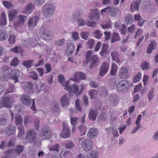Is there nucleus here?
Wrapping results in <instances>:
<instances>
[{
  "label": "nucleus",
  "mask_w": 158,
  "mask_h": 158,
  "mask_svg": "<svg viewBox=\"0 0 158 158\" xmlns=\"http://www.w3.org/2000/svg\"><path fill=\"white\" fill-rule=\"evenodd\" d=\"M28 142L32 144L35 148H39L41 145L40 140L37 139L35 131L34 130L29 131L27 136Z\"/></svg>",
  "instance_id": "obj_1"
},
{
  "label": "nucleus",
  "mask_w": 158,
  "mask_h": 158,
  "mask_svg": "<svg viewBox=\"0 0 158 158\" xmlns=\"http://www.w3.org/2000/svg\"><path fill=\"white\" fill-rule=\"evenodd\" d=\"M55 10L54 5L51 3L45 4L42 9L43 14L46 18L50 17L52 16Z\"/></svg>",
  "instance_id": "obj_2"
},
{
  "label": "nucleus",
  "mask_w": 158,
  "mask_h": 158,
  "mask_svg": "<svg viewBox=\"0 0 158 158\" xmlns=\"http://www.w3.org/2000/svg\"><path fill=\"white\" fill-rule=\"evenodd\" d=\"M104 12H107L109 15L112 17H114L116 15H120L121 13L120 11L118 9L110 6H108L101 10V13Z\"/></svg>",
  "instance_id": "obj_3"
},
{
  "label": "nucleus",
  "mask_w": 158,
  "mask_h": 158,
  "mask_svg": "<svg viewBox=\"0 0 158 158\" xmlns=\"http://www.w3.org/2000/svg\"><path fill=\"white\" fill-rule=\"evenodd\" d=\"M39 34L41 37L44 39H49L51 35L50 31L45 25L40 29Z\"/></svg>",
  "instance_id": "obj_4"
},
{
  "label": "nucleus",
  "mask_w": 158,
  "mask_h": 158,
  "mask_svg": "<svg viewBox=\"0 0 158 158\" xmlns=\"http://www.w3.org/2000/svg\"><path fill=\"white\" fill-rule=\"evenodd\" d=\"M130 87L129 83L126 80L118 82L117 85V88L119 92H123L127 90Z\"/></svg>",
  "instance_id": "obj_5"
},
{
  "label": "nucleus",
  "mask_w": 158,
  "mask_h": 158,
  "mask_svg": "<svg viewBox=\"0 0 158 158\" xmlns=\"http://www.w3.org/2000/svg\"><path fill=\"white\" fill-rule=\"evenodd\" d=\"M51 135V132L50 128L48 127H44L40 134L42 139L44 140L49 139Z\"/></svg>",
  "instance_id": "obj_6"
},
{
  "label": "nucleus",
  "mask_w": 158,
  "mask_h": 158,
  "mask_svg": "<svg viewBox=\"0 0 158 158\" xmlns=\"http://www.w3.org/2000/svg\"><path fill=\"white\" fill-rule=\"evenodd\" d=\"M81 145L84 150L85 151H89L92 148V143L90 139L87 138L82 140Z\"/></svg>",
  "instance_id": "obj_7"
},
{
  "label": "nucleus",
  "mask_w": 158,
  "mask_h": 158,
  "mask_svg": "<svg viewBox=\"0 0 158 158\" xmlns=\"http://www.w3.org/2000/svg\"><path fill=\"white\" fill-rule=\"evenodd\" d=\"M63 129L61 131L60 135V137L64 138H69L70 136V130L67 124L63 123Z\"/></svg>",
  "instance_id": "obj_8"
},
{
  "label": "nucleus",
  "mask_w": 158,
  "mask_h": 158,
  "mask_svg": "<svg viewBox=\"0 0 158 158\" xmlns=\"http://www.w3.org/2000/svg\"><path fill=\"white\" fill-rule=\"evenodd\" d=\"M39 20V18L37 16L29 18L28 22L29 28L31 29L34 28L36 25Z\"/></svg>",
  "instance_id": "obj_9"
},
{
  "label": "nucleus",
  "mask_w": 158,
  "mask_h": 158,
  "mask_svg": "<svg viewBox=\"0 0 158 158\" xmlns=\"http://www.w3.org/2000/svg\"><path fill=\"white\" fill-rule=\"evenodd\" d=\"M21 101L24 105L29 106L31 102V98L30 96L27 94H23L20 97Z\"/></svg>",
  "instance_id": "obj_10"
},
{
  "label": "nucleus",
  "mask_w": 158,
  "mask_h": 158,
  "mask_svg": "<svg viewBox=\"0 0 158 158\" xmlns=\"http://www.w3.org/2000/svg\"><path fill=\"white\" fill-rule=\"evenodd\" d=\"M15 130V127L14 125L10 124L5 127L4 132L6 135H10L14 134Z\"/></svg>",
  "instance_id": "obj_11"
},
{
  "label": "nucleus",
  "mask_w": 158,
  "mask_h": 158,
  "mask_svg": "<svg viewBox=\"0 0 158 158\" xmlns=\"http://www.w3.org/2000/svg\"><path fill=\"white\" fill-rule=\"evenodd\" d=\"M109 69V65L106 62L102 63V66L100 69L99 75L100 76H103L106 74Z\"/></svg>",
  "instance_id": "obj_12"
},
{
  "label": "nucleus",
  "mask_w": 158,
  "mask_h": 158,
  "mask_svg": "<svg viewBox=\"0 0 158 158\" xmlns=\"http://www.w3.org/2000/svg\"><path fill=\"white\" fill-rule=\"evenodd\" d=\"M86 77L85 74L81 72H78L75 74L74 78L73 79L75 82H78L80 80L86 79Z\"/></svg>",
  "instance_id": "obj_13"
},
{
  "label": "nucleus",
  "mask_w": 158,
  "mask_h": 158,
  "mask_svg": "<svg viewBox=\"0 0 158 158\" xmlns=\"http://www.w3.org/2000/svg\"><path fill=\"white\" fill-rule=\"evenodd\" d=\"M99 16V13L97 10H92L91 12L89 18V19L93 21H98Z\"/></svg>",
  "instance_id": "obj_14"
},
{
  "label": "nucleus",
  "mask_w": 158,
  "mask_h": 158,
  "mask_svg": "<svg viewBox=\"0 0 158 158\" xmlns=\"http://www.w3.org/2000/svg\"><path fill=\"white\" fill-rule=\"evenodd\" d=\"M34 8L33 4L30 3L24 7L23 12L26 14H29L33 11Z\"/></svg>",
  "instance_id": "obj_15"
},
{
  "label": "nucleus",
  "mask_w": 158,
  "mask_h": 158,
  "mask_svg": "<svg viewBox=\"0 0 158 158\" xmlns=\"http://www.w3.org/2000/svg\"><path fill=\"white\" fill-rule=\"evenodd\" d=\"M79 86L76 84H74L72 86H69L68 84V85H67L65 88L69 92H73L74 94H76L79 91Z\"/></svg>",
  "instance_id": "obj_16"
},
{
  "label": "nucleus",
  "mask_w": 158,
  "mask_h": 158,
  "mask_svg": "<svg viewBox=\"0 0 158 158\" xmlns=\"http://www.w3.org/2000/svg\"><path fill=\"white\" fill-rule=\"evenodd\" d=\"M1 106H5L9 108L11 107L10 99L8 97L3 98L0 102Z\"/></svg>",
  "instance_id": "obj_17"
},
{
  "label": "nucleus",
  "mask_w": 158,
  "mask_h": 158,
  "mask_svg": "<svg viewBox=\"0 0 158 158\" xmlns=\"http://www.w3.org/2000/svg\"><path fill=\"white\" fill-rule=\"evenodd\" d=\"M60 99L61 105L63 107L67 106L69 104V95L68 94L62 96Z\"/></svg>",
  "instance_id": "obj_18"
},
{
  "label": "nucleus",
  "mask_w": 158,
  "mask_h": 158,
  "mask_svg": "<svg viewBox=\"0 0 158 158\" xmlns=\"http://www.w3.org/2000/svg\"><path fill=\"white\" fill-rule=\"evenodd\" d=\"M74 50V45L71 42L68 43L67 48L65 51V53L68 55H71Z\"/></svg>",
  "instance_id": "obj_19"
},
{
  "label": "nucleus",
  "mask_w": 158,
  "mask_h": 158,
  "mask_svg": "<svg viewBox=\"0 0 158 158\" xmlns=\"http://www.w3.org/2000/svg\"><path fill=\"white\" fill-rule=\"evenodd\" d=\"M128 69L125 67H122L119 73L120 77L122 78H127L128 77Z\"/></svg>",
  "instance_id": "obj_20"
},
{
  "label": "nucleus",
  "mask_w": 158,
  "mask_h": 158,
  "mask_svg": "<svg viewBox=\"0 0 158 158\" xmlns=\"http://www.w3.org/2000/svg\"><path fill=\"white\" fill-rule=\"evenodd\" d=\"M109 46L107 44H103L102 50L100 52V54L101 56L103 57L106 56L109 53L108 51Z\"/></svg>",
  "instance_id": "obj_21"
},
{
  "label": "nucleus",
  "mask_w": 158,
  "mask_h": 158,
  "mask_svg": "<svg viewBox=\"0 0 158 158\" xmlns=\"http://www.w3.org/2000/svg\"><path fill=\"white\" fill-rule=\"evenodd\" d=\"M98 114V112L96 110H91L89 114V119L94 121L96 119Z\"/></svg>",
  "instance_id": "obj_22"
},
{
  "label": "nucleus",
  "mask_w": 158,
  "mask_h": 158,
  "mask_svg": "<svg viewBox=\"0 0 158 158\" xmlns=\"http://www.w3.org/2000/svg\"><path fill=\"white\" fill-rule=\"evenodd\" d=\"M97 133L98 131L96 129L91 128L89 130L87 135L90 138L93 139L97 136Z\"/></svg>",
  "instance_id": "obj_23"
},
{
  "label": "nucleus",
  "mask_w": 158,
  "mask_h": 158,
  "mask_svg": "<svg viewBox=\"0 0 158 158\" xmlns=\"http://www.w3.org/2000/svg\"><path fill=\"white\" fill-rule=\"evenodd\" d=\"M157 44L156 42L154 40H152L148 47L147 50V53L148 54L151 53L152 50H154Z\"/></svg>",
  "instance_id": "obj_24"
},
{
  "label": "nucleus",
  "mask_w": 158,
  "mask_h": 158,
  "mask_svg": "<svg viewBox=\"0 0 158 158\" xmlns=\"http://www.w3.org/2000/svg\"><path fill=\"white\" fill-rule=\"evenodd\" d=\"M59 105L58 101L55 102L52 104V106L51 109V111L53 113H56L59 110Z\"/></svg>",
  "instance_id": "obj_25"
},
{
  "label": "nucleus",
  "mask_w": 158,
  "mask_h": 158,
  "mask_svg": "<svg viewBox=\"0 0 158 158\" xmlns=\"http://www.w3.org/2000/svg\"><path fill=\"white\" fill-rule=\"evenodd\" d=\"M99 58L96 55H94L92 56L90 60V62L91 64L90 67L91 68L97 66L96 63L98 61Z\"/></svg>",
  "instance_id": "obj_26"
},
{
  "label": "nucleus",
  "mask_w": 158,
  "mask_h": 158,
  "mask_svg": "<svg viewBox=\"0 0 158 158\" xmlns=\"http://www.w3.org/2000/svg\"><path fill=\"white\" fill-rule=\"evenodd\" d=\"M64 80V77L63 75L60 74L59 75L58 77V81L63 86L65 87V89L66 87L67 86V85H68L69 82L68 81L65 82Z\"/></svg>",
  "instance_id": "obj_27"
},
{
  "label": "nucleus",
  "mask_w": 158,
  "mask_h": 158,
  "mask_svg": "<svg viewBox=\"0 0 158 158\" xmlns=\"http://www.w3.org/2000/svg\"><path fill=\"white\" fill-rule=\"evenodd\" d=\"M111 55L113 60L115 61L118 64L120 62V60L118 58L119 54L118 52H113L111 53Z\"/></svg>",
  "instance_id": "obj_28"
},
{
  "label": "nucleus",
  "mask_w": 158,
  "mask_h": 158,
  "mask_svg": "<svg viewBox=\"0 0 158 158\" xmlns=\"http://www.w3.org/2000/svg\"><path fill=\"white\" fill-rule=\"evenodd\" d=\"M17 15V11L16 10H12L9 12L8 13V17L9 20L11 21L15 18Z\"/></svg>",
  "instance_id": "obj_29"
},
{
  "label": "nucleus",
  "mask_w": 158,
  "mask_h": 158,
  "mask_svg": "<svg viewBox=\"0 0 158 158\" xmlns=\"http://www.w3.org/2000/svg\"><path fill=\"white\" fill-rule=\"evenodd\" d=\"M140 1L141 0H137L135 2H133L131 4V12H133L134 11L133 9L136 10H138L139 5Z\"/></svg>",
  "instance_id": "obj_30"
},
{
  "label": "nucleus",
  "mask_w": 158,
  "mask_h": 158,
  "mask_svg": "<svg viewBox=\"0 0 158 158\" xmlns=\"http://www.w3.org/2000/svg\"><path fill=\"white\" fill-rule=\"evenodd\" d=\"M120 40V38L118 34L115 32H114L111 37V43H113L117 41H118Z\"/></svg>",
  "instance_id": "obj_31"
},
{
  "label": "nucleus",
  "mask_w": 158,
  "mask_h": 158,
  "mask_svg": "<svg viewBox=\"0 0 158 158\" xmlns=\"http://www.w3.org/2000/svg\"><path fill=\"white\" fill-rule=\"evenodd\" d=\"M65 148L67 149H72L74 147L75 145L73 142L70 140H67L66 143L64 144Z\"/></svg>",
  "instance_id": "obj_32"
},
{
  "label": "nucleus",
  "mask_w": 158,
  "mask_h": 158,
  "mask_svg": "<svg viewBox=\"0 0 158 158\" xmlns=\"http://www.w3.org/2000/svg\"><path fill=\"white\" fill-rule=\"evenodd\" d=\"M133 20L132 15L130 14L127 15L125 17V21L127 24H129L132 23Z\"/></svg>",
  "instance_id": "obj_33"
},
{
  "label": "nucleus",
  "mask_w": 158,
  "mask_h": 158,
  "mask_svg": "<svg viewBox=\"0 0 158 158\" xmlns=\"http://www.w3.org/2000/svg\"><path fill=\"white\" fill-rule=\"evenodd\" d=\"M33 60H28L23 61L22 65L27 69L30 68L32 66V64Z\"/></svg>",
  "instance_id": "obj_34"
},
{
  "label": "nucleus",
  "mask_w": 158,
  "mask_h": 158,
  "mask_svg": "<svg viewBox=\"0 0 158 158\" xmlns=\"http://www.w3.org/2000/svg\"><path fill=\"white\" fill-rule=\"evenodd\" d=\"M6 23V18L5 13L2 12L1 14V18L0 20V25H5Z\"/></svg>",
  "instance_id": "obj_35"
},
{
  "label": "nucleus",
  "mask_w": 158,
  "mask_h": 158,
  "mask_svg": "<svg viewBox=\"0 0 158 158\" xmlns=\"http://www.w3.org/2000/svg\"><path fill=\"white\" fill-rule=\"evenodd\" d=\"M15 123L16 125H21L23 123V120L21 116L18 114L16 115L15 116Z\"/></svg>",
  "instance_id": "obj_36"
},
{
  "label": "nucleus",
  "mask_w": 158,
  "mask_h": 158,
  "mask_svg": "<svg viewBox=\"0 0 158 158\" xmlns=\"http://www.w3.org/2000/svg\"><path fill=\"white\" fill-rule=\"evenodd\" d=\"M60 148V144L58 143L53 145L49 148V149L50 151H54L57 152H58Z\"/></svg>",
  "instance_id": "obj_37"
},
{
  "label": "nucleus",
  "mask_w": 158,
  "mask_h": 158,
  "mask_svg": "<svg viewBox=\"0 0 158 158\" xmlns=\"http://www.w3.org/2000/svg\"><path fill=\"white\" fill-rule=\"evenodd\" d=\"M117 69V66L115 64H113L112 66L111 70L110 71V74L112 75H114L116 74Z\"/></svg>",
  "instance_id": "obj_38"
},
{
  "label": "nucleus",
  "mask_w": 158,
  "mask_h": 158,
  "mask_svg": "<svg viewBox=\"0 0 158 158\" xmlns=\"http://www.w3.org/2000/svg\"><path fill=\"white\" fill-rule=\"evenodd\" d=\"M24 147L20 145H18L16 148L15 152L19 155L21 153L23 152Z\"/></svg>",
  "instance_id": "obj_39"
},
{
  "label": "nucleus",
  "mask_w": 158,
  "mask_h": 158,
  "mask_svg": "<svg viewBox=\"0 0 158 158\" xmlns=\"http://www.w3.org/2000/svg\"><path fill=\"white\" fill-rule=\"evenodd\" d=\"M10 50L12 52L16 53L21 52L22 51V50L21 48L18 46H16L15 47L11 49Z\"/></svg>",
  "instance_id": "obj_40"
},
{
  "label": "nucleus",
  "mask_w": 158,
  "mask_h": 158,
  "mask_svg": "<svg viewBox=\"0 0 158 158\" xmlns=\"http://www.w3.org/2000/svg\"><path fill=\"white\" fill-rule=\"evenodd\" d=\"M7 37V35L3 31L0 30V41L5 40Z\"/></svg>",
  "instance_id": "obj_41"
},
{
  "label": "nucleus",
  "mask_w": 158,
  "mask_h": 158,
  "mask_svg": "<svg viewBox=\"0 0 158 158\" xmlns=\"http://www.w3.org/2000/svg\"><path fill=\"white\" fill-rule=\"evenodd\" d=\"M29 77L35 80H37L38 79V74L34 71L31 72V74L29 75Z\"/></svg>",
  "instance_id": "obj_42"
},
{
  "label": "nucleus",
  "mask_w": 158,
  "mask_h": 158,
  "mask_svg": "<svg viewBox=\"0 0 158 158\" xmlns=\"http://www.w3.org/2000/svg\"><path fill=\"white\" fill-rule=\"evenodd\" d=\"M89 33L88 32H82L80 33L81 38L85 40H87L89 37Z\"/></svg>",
  "instance_id": "obj_43"
},
{
  "label": "nucleus",
  "mask_w": 158,
  "mask_h": 158,
  "mask_svg": "<svg viewBox=\"0 0 158 158\" xmlns=\"http://www.w3.org/2000/svg\"><path fill=\"white\" fill-rule=\"evenodd\" d=\"M78 128L81 132H82V134L81 135L85 134L87 130V128L86 127L83 125H80L78 127Z\"/></svg>",
  "instance_id": "obj_44"
},
{
  "label": "nucleus",
  "mask_w": 158,
  "mask_h": 158,
  "mask_svg": "<svg viewBox=\"0 0 158 158\" xmlns=\"http://www.w3.org/2000/svg\"><path fill=\"white\" fill-rule=\"evenodd\" d=\"M16 36L14 35H10L8 39V41L10 44L14 43L15 42Z\"/></svg>",
  "instance_id": "obj_45"
},
{
  "label": "nucleus",
  "mask_w": 158,
  "mask_h": 158,
  "mask_svg": "<svg viewBox=\"0 0 158 158\" xmlns=\"http://www.w3.org/2000/svg\"><path fill=\"white\" fill-rule=\"evenodd\" d=\"M76 109L80 112L82 111V109L81 107L79 104V99H77L75 100V102Z\"/></svg>",
  "instance_id": "obj_46"
},
{
  "label": "nucleus",
  "mask_w": 158,
  "mask_h": 158,
  "mask_svg": "<svg viewBox=\"0 0 158 158\" xmlns=\"http://www.w3.org/2000/svg\"><path fill=\"white\" fill-rule=\"evenodd\" d=\"M79 118L75 117H71L70 118V122L72 126H76L77 123Z\"/></svg>",
  "instance_id": "obj_47"
},
{
  "label": "nucleus",
  "mask_w": 158,
  "mask_h": 158,
  "mask_svg": "<svg viewBox=\"0 0 158 158\" xmlns=\"http://www.w3.org/2000/svg\"><path fill=\"white\" fill-rule=\"evenodd\" d=\"M94 22H92L89 20H87L85 22V24L88 26L91 27H93L96 25V22L94 21Z\"/></svg>",
  "instance_id": "obj_48"
},
{
  "label": "nucleus",
  "mask_w": 158,
  "mask_h": 158,
  "mask_svg": "<svg viewBox=\"0 0 158 158\" xmlns=\"http://www.w3.org/2000/svg\"><path fill=\"white\" fill-rule=\"evenodd\" d=\"M97 93V91L94 89H92L89 92V94L90 97V98H94L96 96Z\"/></svg>",
  "instance_id": "obj_49"
},
{
  "label": "nucleus",
  "mask_w": 158,
  "mask_h": 158,
  "mask_svg": "<svg viewBox=\"0 0 158 158\" xmlns=\"http://www.w3.org/2000/svg\"><path fill=\"white\" fill-rule=\"evenodd\" d=\"M93 34L94 36L98 38L99 39L101 38L102 36V34L99 30H96L93 32Z\"/></svg>",
  "instance_id": "obj_50"
},
{
  "label": "nucleus",
  "mask_w": 158,
  "mask_h": 158,
  "mask_svg": "<svg viewBox=\"0 0 158 158\" xmlns=\"http://www.w3.org/2000/svg\"><path fill=\"white\" fill-rule=\"evenodd\" d=\"M19 61L17 57H15L13 60L11 61L10 65L11 66H17L19 63Z\"/></svg>",
  "instance_id": "obj_51"
},
{
  "label": "nucleus",
  "mask_w": 158,
  "mask_h": 158,
  "mask_svg": "<svg viewBox=\"0 0 158 158\" xmlns=\"http://www.w3.org/2000/svg\"><path fill=\"white\" fill-rule=\"evenodd\" d=\"M7 118L5 117H2L0 118V124L2 126H5L8 124Z\"/></svg>",
  "instance_id": "obj_52"
},
{
  "label": "nucleus",
  "mask_w": 158,
  "mask_h": 158,
  "mask_svg": "<svg viewBox=\"0 0 158 158\" xmlns=\"http://www.w3.org/2000/svg\"><path fill=\"white\" fill-rule=\"evenodd\" d=\"M108 130L110 131H111L113 135L115 137H117L119 136L118 130L116 129H114L113 128H110L108 129Z\"/></svg>",
  "instance_id": "obj_53"
},
{
  "label": "nucleus",
  "mask_w": 158,
  "mask_h": 158,
  "mask_svg": "<svg viewBox=\"0 0 158 158\" xmlns=\"http://www.w3.org/2000/svg\"><path fill=\"white\" fill-rule=\"evenodd\" d=\"M149 66V63L146 61L143 62L141 64L142 69L143 70L148 69Z\"/></svg>",
  "instance_id": "obj_54"
},
{
  "label": "nucleus",
  "mask_w": 158,
  "mask_h": 158,
  "mask_svg": "<svg viewBox=\"0 0 158 158\" xmlns=\"http://www.w3.org/2000/svg\"><path fill=\"white\" fill-rule=\"evenodd\" d=\"M141 73L139 72L137 74L133 80V82L136 83L139 81L141 78Z\"/></svg>",
  "instance_id": "obj_55"
},
{
  "label": "nucleus",
  "mask_w": 158,
  "mask_h": 158,
  "mask_svg": "<svg viewBox=\"0 0 158 158\" xmlns=\"http://www.w3.org/2000/svg\"><path fill=\"white\" fill-rule=\"evenodd\" d=\"M64 39H62L60 40H57L56 41L55 44L57 46H60L64 44Z\"/></svg>",
  "instance_id": "obj_56"
},
{
  "label": "nucleus",
  "mask_w": 158,
  "mask_h": 158,
  "mask_svg": "<svg viewBox=\"0 0 158 158\" xmlns=\"http://www.w3.org/2000/svg\"><path fill=\"white\" fill-rule=\"evenodd\" d=\"M80 13L79 11H76L73 14V18L75 20L80 19Z\"/></svg>",
  "instance_id": "obj_57"
},
{
  "label": "nucleus",
  "mask_w": 158,
  "mask_h": 158,
  "mask_svg": "<svg viewBox=\"0 0 158 158\" xmlns=\"http://www.w3.org/2000/svg\"><path fill=\"white\" fill-rule=\"evenodd\" d=\"M154 89L152 88L150 90L148 94V98L149 101H150L152 100L153 98Z\"/></svg>",
  "instance_id": "obj_58"
},
{
  "label": "nucleus",
  "mask_w": 158,
  "mask_h": 158,
  "mask_svg": "<svg viewBox=\"0 0 158 158\" xmlns=\"http://www.w3.org/2000/svg\"><path fill=\"white\" fill-rule=\"evenodd\" d=\"M72 37L73 39L75 40H78L79 39V34L76 31L72 33Z\"/></svg>",
  "instance_id": "obj_59"
},
{
  "label": "nucleus",
  "mask_w": 158,
  "mask_h": 158,
  "mask_svg": "<svg viewBox=\"0 0 158 158\" xmlns=\"http://www.w3.org/2000/svg\"><path fill=\"white\" fill-rule=\"evenodd\" d=\"M45 66L46 69V71L45 72V73H48L50 72L51 70V66L50 64L47 63L45 64Z\"/></svg>",
  "instance_id": "obj_60"
},
{
  "label": "nucleus",
  "mask_w": 158,
  "mask_h": 158,
  "mask_svg": "<svg viewBox=\"0 0 158 158\" xmlns=\"http://www.w3.org/2000/svg\"><path fill=\"white\" fill-rule=\"evenodd\" d=\"M94 40L93 39L89 40L87 42V44L89 48L91 49L93 48L94 45Z\"/></svg>",
  "instance_id": "obj_61"
},
{
  "label": "nucleus",
  "mask_w": 158,
  "mask_h": 158,
  "mask_svg": "<svg viewBox=\"0 0 158 158\" xmlns=\"http://www.w3.org/2000/svg\"><path fill=\"white\" fill-rule=\"evenodd\" d=\"M18 77L19 76H17L16 74L15 73L14 75H11V78L14 81L15 83H16L19 81Z\"/></svg>",
  "instance_id": "obj_62"
},
{
  "label": "nucleus",
  "mask_w": 158,
  "mask_h": 158,
  "mask_svg": "<svg viewBox=\"0 0 158 158\" xmlns=\"http://www.w3.org/2000/svg\"><path fill=\"white\" fill-rule=\"evenodd\" d=\"M90 158H98V154L97 151H92L90 155Z\"/></svg>",
  "instance_id": "obj_63"
},
{
  "label": "nucleus",
  "mask_w": 158,
  "mask_h": 158,
  "mask_svg": "<svg viewBox=\"0 0 158 158\" xmlns=\"http://www.w3.org/2000/svg\"><path fill=\"white\" fill-rule=\"evenodd\" d=\"M19 130L18 135L21 136L24 133V127H23L20 126L18 127Z\"/></svg>",
  "instance_id": "obj_64"
}]
</instances>
